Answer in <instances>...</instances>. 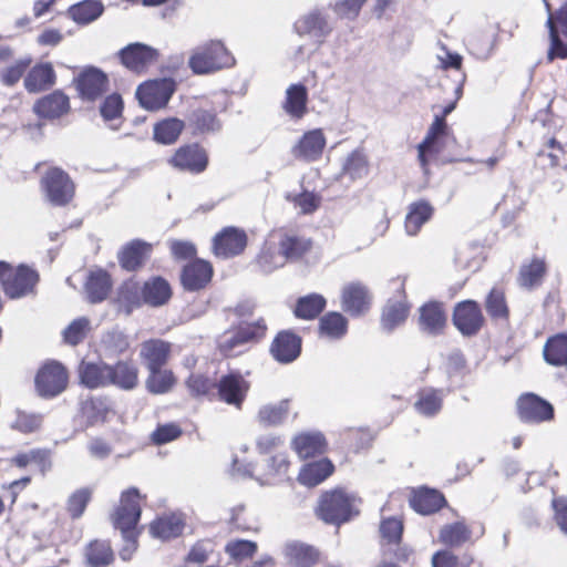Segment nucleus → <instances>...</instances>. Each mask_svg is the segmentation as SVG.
<instances>
[{"instance_id":"6","label":"nucleus","mask_w":567,"mask_h":567,"mask_svg":"<svg viewBox=\"0 0 567 567\" xmlns=\"http://www.w3.org/2000/svg\"><path fill=\"white\" fill-rule=\"evenodd\" d=\"M209 163L207 148L198 142L179 145L167 158V164L175 171L195 176L205 173Z\"/></svg>"},{"instance_id":"25","label":"nucleus","mask_w":567,"mask_h":567,"mask_svg":"<svg viewBox=\"0 0 567 567\" xmlns=\"http://www.w3.org/2000/svg\"><path fill=\"white\" fill-rule=\"evenodd\" d=\"M110 364L105 361L82 360L78 367L80 384L90 390L110 386Z\"/></svg>"},{"instance_id":"40","label":"nucleus","mask_w":567,"mask_h":567,"mask_svg":"<svg viewBox=\"0 0 567 567\" xmlns=\"http://www.w3.org/2000/svg\"><path fill=\"white\" fill-rule=\"evenodd\" d=\"M185 127V122L178 117L162 118L153 125V141L159 145H174Z\"/></svg>"},{"instance_id":"54","label":"nucleus","mask_w":567,"mask_h":567,"mask_svg":"<svg viewBox=\"0 0 567 567\" xmlns=\"http://www.w3.org/2000/svg\"><path fill=\"white\" fill-rule=\"evenodd\" d=\"M185 385L190 396L195 399L213 400L215 398L216 381L208 375L192 373L185 380Z\"/></svg>"},{"instance_id":"52","label":"nucleus","mask_w":567,"mask_h":567,"mask_svg":"<svg viewBox=\"0 0 567 567\" xmlns=\"http://www.w3.org/2000/svg\"><path fill=\"white\" fill-rule=\"evenodd\" d=\"M104 11L99 0H83L69 7L68 16L78 24H89L96 20Z\"/></svg>"},{"instance_id":"10","label":"nucleus","mask_w":567,"mask_h":567,"mask_svg":"<svg viewBox=\"0 0 567 567\" xmlns=\"http://www.w3.org/2000/svg\"><path fill=\"white\" fill-rule=\"evenodd\" d=\"M73 84L82 101L95 102L109 91L110 79L101 69L89 65L74 76Z\"/></svg>"},{"instance_id":"7","label":"nucleus","mask_w":567,"mask_h":567,"mask_svg":"<svg viewBox=\"0 0 567 567\" xmlns=\"http://www.w3.org/2000/svg\"><path fill=\"white\" fill-rule=\"evenodd\" d=\"M40 187L45 198L53 206H66L75 196V184L61 167L50 166L40 179Z\"/></svg>"},{"instance_id":"61","label":"nucleus","mask_w":567,"mask_h":567,"mask_svg":"<svg viewBox=\"0 0 567 567\" xmlns=\"http://www.w3.org/2000/svg\"><path fill=\"white\" fill-rule=\"evenodd\" d=\"M287 200L299 208L302 215L313 214L321 205V196L309 190H303L299 194L287 195Z\"/></svg>"},{"instance_id":"62","label":"nucleus","mask_w":567,"mask_h":567,"mask_svg":"<svg viewBox=\"0 0 567 567\" xmlns=\"http://www.w3.org/2000/svg\"><path fill=\"white\" fill-rule=\"evenodd\" d=\"M42 425V416L24 411H17L11 429L23 434H31L38 431Z\"/></svg>"},{"instance_id":"47","label":"nucleus","mask_w":567,"mask_h":567,"mask_svg":"<svg viewBox=\"0 0 567 567\" xmlns=\"http://www.w3.org/2000/svg\"><path fill=\"white\" fill-rule=\"evenodd\" d=\"M193 135H204L220 130L221 123L214 107H198L189 118Z\"/></svg>"},{"instance_id":"14","label":"nucleus","mask_w":567,"mask_h":567,"mask_svg":"<svg viewBox=\"0 0 567 567\" xmlns=\"http://www.w3.org/2000/svg\"><path fill=\"white\" fill-rule=\"evenodd\" d=\"M248 245L247 233L243 228H221L212 241V252L217 258L228 259L241 255Z\"/></svg>"},{"instance_id":"63","label":"nucleus","mask_w":567,"mask_h":567,"mask_svg":"<svg viewBox=\"0 0 567 567\" xmlns=\"http://www.w3.org/2000/svg\"><path fill=\"white\" fill-rule=\"evenodd\" d=\"M225 551L235 560L250 559L257 551V544L251 540H230L225 546Z\"/></svg>"},{"instance_id":"41","label":"nucleus","mask_w":567,"mask_h":567,"mask_svg":"<svg viewBox=\"0 0 567 567\" xmlns=\"http://www.w3.org/2000/svg\"><path fill=\"white\" fill-rule=\"evenodd\" d=\"M546 274L547 261L545 257L534 256L520 266L517 282L523 288L533 289L542 285Z\"/></svg>"},{"instance_id":"43","label":"nucleus","mask_w":567,"mask_h":567,"mask_svg":"<svg viewBox=\"0 0 567 567\" xmlns=\"http://www.w3.org/2000/svg\"><path fill=\"white\" fill-rule=\"evenodd\" d=\"M443 401L442 390L426 386L416 392L413 406L419 414L433 417L442 410Z\"/></svg>"},{"instance_id":"51","label":"nucleus","mask_w":567,"mask_h":567,"mask_svg":"<svg viewBox=\"0 0 567 567\" xmlns=\"http://www.w3.org/2000/svg\"><path fill=\"white\" fill-rule=\"evenodd\" d=\"M117 302L130 315L134 309L142 307L144 302L143 285L134 279L125 280L118 288Z\"/></svg>"},{"instance_id":"37","label":"nucleus","mask_w":567,"mask_h":567,"mask_svg":"<svg viewBox=\"0 0 567 567\" xmlns=\"http://www.w3.org/2000/svg\"><path fill=\"white\" fill-rule=\"evenodd\" d=\"M419 323L422 330L431 334H440L446 326V313L442 302L429 301L420 309Z\"/></svg>"},{"instance_id":"19","label":"nucleus","mask_w":567,"mask_h":567,"mask_svg":"<svg viewBox=\"0 0 567 567\" xmlns=\"http://www.w3.org/2000/svg\"><path fill=\"white\" fill-rule=\"evenodd\" d=\"M214 267L210 261L195 258L183 266L181 285L184 290L195 292L205 289L212 281Z\"/></svg>"},{"instance_id":"29","label":"nucleus","mask_w":567,"mask_h":567,"mask_svg":"<svg viewBox=\"0 0 567 567\" xmlns=\"http://www.w3.org/2000/svg\"><path fill=\"white\" fill-rule=\"evenodd\" d=\"M110 386L132 391L140 384V369L132 360H118L110 364Z\"/></svg>"},{"instance_id":"59","label":"nucleus","mask_w":567,"mask_h":567,"mask_svg":"<svg viewBox=\"0 0 567 567\" xmlns=\"http://www.w3.org/2000/svg\"><path fill=\"white\" fill-rule=\"evenodd\" d=\"M546 27L548 29L549 37V45L547 50V61L553 62L557 59L566 60L567 59V41L561 39V31L558 30L555 25H553L551 20L546 21Z\"/></svg>"},{"instance_id":"35","label":"nucleus","mask_w":567,"mask_h":567,"mask_svg":"<svg viewBox=\"0 0 567 567\" xmlns=\"http://www.w3.org/2000/svg\"><path fill=\"white\" fill-rule=\"evenodd\" d=\"M435 208L427 199H419L408 206L404 229L409 236H416L424 224L430 221Z\"/></svg>"},{"instance_id":"8","label":"nucleus","mask_w":567,"mask_h":567,"mask_svg":"<svg viewBox=\"0 0 567 567\" xmlns=\"http://www.w3.org/2000/svg\"><path fill=\"white\" fill-rule=\"evenodd\" d=\"M69 371L56 360H47L34 377L37 393L44 399H52L64 392L69 385Z\"/></svg>"},{"instance_id":"64","label":"nucleus","mask_w":567,"mask_h":567,"mask_svg":"<svg viewBox=\"0 0 567 567\" xmlns=\"http://www.w3.org/2000/svg\"><path fill=\"white\" fill-rule=\"evenodd\" d=\"M183 430L177 423L159 424L151 434V441L155 445H164L179 439Z\"/></svg>"},{"instance_id":"46","label":"nucleus","mask_w":567,"mask_h":567,"mask_svg":"<svg viewBox=\"0 0 567 567\" xmlns=\"http://www.w3.org/2000/svg\"><path fill=\"white\" fill-rule=\"evenodd\" d=\"M286 556L295 567H313L320 560V550L305 543H291L286 547Z\"/></svg>"},{"instance_id":"15","label":"nucleus","mask_w":567,"mask_h":567,"mask_svg":"<svg viewBox=\"0 0 567 567\" xmlns=\"http://www.w3.org/2000/svg\"><path fill=\"white\" fill-rule=\"evenodd\" d=\"M391 282L396 288L399 299H389L383 307L381 323L382 327L388 331H392L396 327L403 324L408 319L411 310V305L408 302L405 292V278L396 277L393 278Z\"/></svg>"},{"instance_id":"2","label":"nucleus","mask_w":567,"mask_h":567,"mask_svg":"<svg viewBox=\"0 0 567 567\" xmlns=\"http://www.w3.org/2000/svg\"><path fill=\"white\" fill-rule=\"evenodd\" d=\"M146 495L141 494L137 487H128L120 495L117 506L111 514V522L115 529L121 532V535L133 549L137 548L138 536L141 529L138 523L142 515V502H145Z\"/></svg>"},{"instance_id":"27","label":"nucleus","mask_w":567,"mask_h":567,"mask_svg":"<svg viewBox=\"0 0 567 567\" xmlns=\"http://www.w3.org/2000/svg\"><path fill=\"white\" fill-rule=\"evenodd\" d=\"M291 447L305 461L323 455L328 450V442L321 432H300L293 436Z\"/></svg>"},{"instance_id":"17","label":"nucleus","mask_w":567,"mask_h":567,"mask_svg":"<svg viewBox=\"0 0 567 567\" xmlns=\"http://www.w3.org/2000/svg\"><path fill=\"white\" fill-rule=\"evenodd\" d=\"M173 93L174 84L166 79L147 81L136 90V96L142 106L152 111L164 107Z\"/></svg>"},{"instance_id":"45","label":"nucleus","mask_w":567,"mask_h":567,"mask_svg":"<svg viewBox=\"0 0 567 567\" xmlns=\"http://www.w3.org/2000/svg\"><path fill=\"white\" fill-rule=\"evenodd\" d=\"M290 413L291 400L284 399L277 403L261 406L257 413V421L265 427L278 426L288 419Z\"/></svg>"},{"instance_id":"34","label":"nucleus","mask_w":567,"mask_h":567,"mask_svg":"<svg viewBox=\"0 0 567 567\" xmlns=\"http://www.w3.org/2000/svg\"><path fill=\"white\" fill-rule=\"evenodd\" d=\"M10 464L19 470L27 468L30 464H34L40 474L45 476L51 471L52 451L50 449H32L29 452H19L9 460Z\"/></svg>"},{"instance_id":"23","label":"nucleus","mask_w":567,"mask_h":567,"mask_svg":"<svg viewBox=\"0 0 567 567\" xmlns=\"http://www.w3.org/2000/svg\"><path fill=\"white\" fill-rule=\"evenodd\" d=\"M173 344L161 338H150L140 344V360L145 369L166 367L172 358Z\"/></svg>"},{"instance_id":"38","label":"nucleus","mask_w":567,"mask_h":567,"mask_svg":"<svg viewBox=\"0 0 567 567\" xmlns=\"http://www.w3.org/2000/svg\"><path fill=\"white\" fill-rule=\"evenodd\" d=\"M185 520L181 515L171 513L156 517L150 524V533L153 537L169 540L183 534Z\"/></svg>"},{"instance_id":"44","label":"nucleus","mask_w":567,"mask_h":567,"mask_svg":"<svg viewBox=\"0 0 567 567\" xmlns=\"http://www.w3.org/2000/svg\"><path fill=\"white\" fill-rule=\"evenodd\" d=\"M543 358L553 367L567 365V332H558L547 338L543 348Z\"/></svg>"},{"instance_id":"48","label":"nucleus","mask_w":567,"mask_h":567,"mask_svg":"<svg viewBox=\"0 0 567 567\" xmlns=\"http://www.w3.org/2000/svg\"><path fill=\"white\" fill-rule=\"evenodd\" d=\"M144 302L152 307H159L168 302L172 288L163 277H152L143 284Z\"/></svg>"},{"instance_id":"30","label":"nucleus","mask_w":567,"mask_h":567,"mask_svg":"<svg viewBox=\"0 0 567 567\" xmlns=\"http://www.w3.org/2000/svg\"><path fill=\"white\" fill-rule=\"evenodd\" d=\"M308 90L302 83H295L287 87L281 107L290 118L301 120L308 113Z\"/></svg>"},{"instance_id":"33","label":"nucleus","mask_w":567,"mask_h":567,"mask_svg":"<svg viewBox=\"0 0 567 567\" xmlns=\"http://www.w3.org/2000/svg\"><path fill=\"white\" fill-rule=\"evenodd\" d=\"M278 248L286 260L296 261L302 259L312 250L313 241L311 238L295 233H284L280 236Z\"/></svg>"},{"instance_id":"57","label":"nucleus","mask_w":567,"mask_h":567,"mask_svg":"<svg viewBox=\"0 0 567 567\" xmlns=\"http://www.w3.org/2000/svg\"><path fill=\"white\" fill-rule=\"evenodd\" d=\"M93 496L91 487H81L75 489L66 499V512L72 519H79L85 513V509Z\"/></svg>"},{"instance_id":"42","label":"nucleus","mask_w":567,"mask_h":567,"mask_svg":"<svg viewBox=\"0 0 567 567\" xmlns=\"http://www.w3.org/2000/svg\"><path fill=\"white\" fill-rule=\"evenodd\" d=\"M334 472V465L329 458H321L305 464L298 475V481L308 487H315L330 477Z\"/></svg>"},{"instance_id":"53","label":"nucleus","mask_w":567,"mask_h":567,"mask_svg":"<svg viewBox=\"0 0 567 567\" xmlns=\"http://www.w3.org/2000/svg\"><path fill=\"white\" fill-rule=\"evenodd\" d=\"M472 530L463 520L444 525L439 533V540L449 547H460L471 540Z\"/></svg>"},{"instance_id":"49","label":"nucleus","mask_w":567,"mask_h":567,"mask_svg":"<svg viewBox=\"0 0 567 567\" xmlns=\"http://www.w3.org/2000/svg\"><path fill=\"white\" fill-rule=\"evenodd\" d=\"M348 327V319L342 313L329 311L320 318L318 333L330 340H339L347 334Z\"/></svg>"},{"instance_id":"11","label":"nucleus","mask_w":567,"mask_h":567,"mask_svg":"<svg viewBox=\"0 0 567 567\" xmlns=\"http://www.w3.org/2000/svg\"><path fill=\"white\" fill-rule=\"evenodd\" d=\"M516 414L525 424H540L555 419V409L549 401L533 392H526L516 401Z\"/></svg>"},{"instance_id":"20","label":"nucleus","mask_w":567,"mask_h":567,"mask_svg":"<svg viewBox=\"0 0 567 567\" xmlns=\"http://www.w3.org/2000/svg\"><path fill=\"white\" fill-rule=\"evenodd\" d=\"M372 303V295L367 285L361 281H351L342 287L341 307L352 317L367 313Z\"/></svg>"},{"instance_id":"24","label":"nucleus","mask_w":567,"mask_h":567,"mask_svg":"<svg viewBox=\"0 0 567 567\" xmlns=\"http://www.w3.org/2000/svg\"><path fill=\"white\" fill-rule=\"evenodd\" d=\"M409 503L421 515L434 514L447 505V501L441 491L427 486L413 488L410 493Z\"/></svg>"},{"instance_id":"4","label":"nucleus","mask_w":567,"mask_h":567,"mask_svg":"<svg viewBox=\"0 0 567 567\" xmlns=\"http://www.w3.org/2000/svg\"><path fill=\"white\" fill-rule=\"evenodd\" d=\"M40 281L39 272L27 266H13L0 260V288L9 299L34 295Z\"/></svg>"},{"instance_id":"22","label":"nucleus","mask_w":567,"mask_h":567,"mask_svg":"<svg viewBox=\"0 0 567 567\" xmlns=\"http://www.w3.org/2000/svg\"><path fill=\"white\" fill-rule=\"evenodd\" d=\"M327 144L321 128L307 131L291 148L295 158L303 162H317L321 158Z\"/></svg>"},{"instance_id":"56","label":"nucleus","mask_w":567,"mask_h":567,"mask_svg":"<svg viewBox=\"0 0 567 567\" xmlns=\"http://www.w3.org/2000/svg\"><path fill=\"white\" fill-rule=\"evenodd\" d=\"M82 413L93 423L105 421L111 405L106 396H90L81 404Z\"/></svg>"},{"instance_id":"21","label":"nucleus","mask_w":567,"mask_h":567,"mask_svg":"<svg viewBox=\"0 0 567 567\" xmlns=\"http://www.w3.org/2000/svg\"><path fill=\"white\" fill-rule=\"evenodd\" d=\"M33 113L40 118L53 122L69 114L71 111L70 97L62 90L39 97L33 106Z\"/></svg>"},{"instance_id":"50","label":"nucleus","mask_w":567,"mask_h":567,"mask_svg":"<svg viewBox=\"0 0 567 567\" xmlns=\"http://www.w3.org/2000/svg\"><path fill=\"white\" fill-rule=\"evenodd\" d=\"M327 306L326 298L320 293H309L299 297L296 300L292 312L296 318L301 320H313L324 310Z\"/></svg>"},{"instance_id":"31","label":"nucleus","mask_w":567,"mask_h":567,"mask_svg":"<svg viewBox=\"0 0 567 567\" xmlns=\"http://www.w3.org/2000/svg\"><path fill=\"white\" fill-rule=\"evenodd\" d=\"M86 567H107L115 560V554L110 539L94 538L83 549Z\"/></svg>"},{"instance_id":"13","label":"nucleus","mask_w":567,"mask_h":567,"mask_svg":"<svg viewBox=\"0 0 567 567\" xmlns=\"http://www.w3.org/2000/svg\"><path fill=\"white\" fill-rule=\"evenodd\" d=\"M452 322L464 337L476 336L485 326L486 319L476 300L466 299L453 308Z\"/></svg>"},{"instance_id":"18","label":"nucleus","mask_w":567,"mask_h":567,"mask_svg":"<svg viewBox=\"0 0 567 567\" xmlns=\"http://www.w3.org/2000/svg\"><path fill=\"white\" fill-rule=\"evenodd\" d=\"M120 62L131 72L141 74L158 59V51L150 45L135 42L121 49Z\"/></svg>"},{"instance_id":"58","label":"nucleus","mask_w":567,"mask_h":567,"mask_svg":"<svg viewBox=\"0 0 567 567\" xmlns=\"http://www.w3.org/2000/svg\"><path fill=\"white\" fill-rule=\"evenodd\" d=\"M368 173L369 162L365 154L359 150L351 152L342 166V174L355 181L367 176Z\"/></svg>"},{"instance_id":"5","label":"nucleus","mask_w":567,"mask_h":567,"mask_svg":"<svg viewBox=\"0 0 567 567\" xmlns=\"http://www.w3.org/2000/svg\"><path fill=\"white\" fill-rule=\"evenodd\" d=\"M236 60L220 40H210L197 47L189 56L188 65L195 74H210L234 66Z\"/></svg>"},{"instance_id":"36","label":"nucleus","mask_w":567,"mask_h":567,"mask_svg":"<svg viewBox=\"0 0 567 567\" xmlns=\"http://www.w3.org/2000/svg\"><path fill=\"white\" fill-rule=\"evenodd\" d=\"M113 281L111 275L102 268L90 271L84 289L91 303L104 301L112 291Z\"/></svg>"},{"instance_id":"1","label":"nucleus","mask_w":567,"mask_h":567,"mask_svg":"<svg viewBox=\"0 0 567 567\" xmlns=\"http://www.w3.org/2000/svg\"><path fill=\"white\" fill-rule=\"evenodd\" d=\"M267 332L268 324L262 317L251 322L241 321L233 324L216 338V351L226 359L239 357L248 350V346L264 340Z\"/></svg>"},{"instance_id":"39","label":"nucleus","mask_w":567,"mask_h":567,"mask_svg":"<svg viewBox=\"0 0 567 567\" xmlns=\"http://www.w3.org/2000/svg\"><path fill=\"white\" fill-rule=\"evenodd\" d=\"M145 388L148 393L161 395L169 393L177 384V377L166 367L148 368Z\"/></svg>"},{"instance_id":"3","label":"nucleus","mask_w":567,"mask_h":567,"mask_svg":"<svg viewBox=\"0 0 567 567\" xmlns=\"http://www.w3.org/2000/svg\"><path fill=\"white\" fill-rule=\"evenodd\" d=\"M357 498L342 487L324 491L318 501L315 513L326 524L340 526L359 514Z\"/></svg>"},{"instance_id":"28","label":"nucleus","mask_w":567,"mask_h":567,"mask_svg":"<svg viewBox=\"0 0 567 567\" xmlns=\"http://www.w3.org/2000/svg\"><path fill=\"white\" fill-rule=\"evenodd\" d=\"M56 82V73L52 63L39 62L25 74L24 89L29 93H40L50 90Z\"/></svg>"},{"instance_id":"32","label":"nucleus","mask_w":567,"mask_h":567,"mask_svg":"<svg viewBox=\"0 0 567 567\" xmlns=\"http://www.w3.org/2000/svg\"><path fill=\"white\" fill-rule=\"evenodd\" d=\"M485 310L489 319L503 326L511 323V308L506 298L505 290L502 287H493L484 300Z\"/></svg>"},{"instance_id":"55","label":"nucleus","mask_w":567,"mask_h":567,"mask_svg":"<svg viewBox=\"0 0 567 567\" xmlns=\"http://www.w3.org/2000/svg\"><path fill=\"white\" fill-rule=\"evenodd\" d=\"M90 330L91 323L86 317L76 318L62 331L63 342L71 347H76L85 340Z\"/></svg>"},{"instance_id":"16","label":"nucleus","mask_w":567,"mask_h":567,"mask_svg":"<svg viewBox=\"0 0 567 567\" xmlns=\"http://www.w3.org/2000/svg\"><path fill=\"white\" fill-rule=\"evenodd\" d=\"M302 338L292 330H280L274 337L269 353L275 361L288 364L297 360L301 353Z\"/></svg>"},{"instance_id":"12","label":"nucleus","mask_w":567,"mask_h":567,"mask_svg":"<svg viewBox=\"0 0 567 567\" xmlns=\"http://www.w3.org/2000/svg\"><path fill=\"white\" fill-rule=\"evenodd\" d=\"M249 390V381L240 372L233 371L216 381L215 398L236 410H241Z\"/></svg>"},{"instance_id":"26","label":"nucleus","mask_w":567,"mask_h":567,"mask_svg":"<svg viewBox=\"0 0 567 567\" xmlns=\"http://www.w3.org/2000/svg\"><path fill=\"white\" fill-rule=\"evenodd\" d=\"M153 246L142 239H133L122 247L117 255L118 264L126 271H136L150 258Z\"/></svg>"},{"instance_id":"9","label":"nucleus","mask_w":567,"mask_h":567,"mask_svg":"<svg viewBox=\"0 0 567 567\" xmlns=\"http://www.w3.org/2000/svg\"><path fill=\"white\" fill-rule=\"evenodd\" d=\"M455 137L442 117H434L424 140L417 145V161L424 173H429L430 159L437 156L447 142Z\"/></svg>"},{"instance_id":"60","label":"nucleus","mask_w":567,"mask_h":567,"mask_svg":"<svg viewBox=\"0 0 567 567\" xmlns=\"http://www.w3.org/2000/svg\"><path fill=\"white\" fill-rule=\"evenodd\" d=\"M299 33L324 35L328 32V23L326 18L319 12H310L297 21Z\"/></svg>"}]
</instances>
